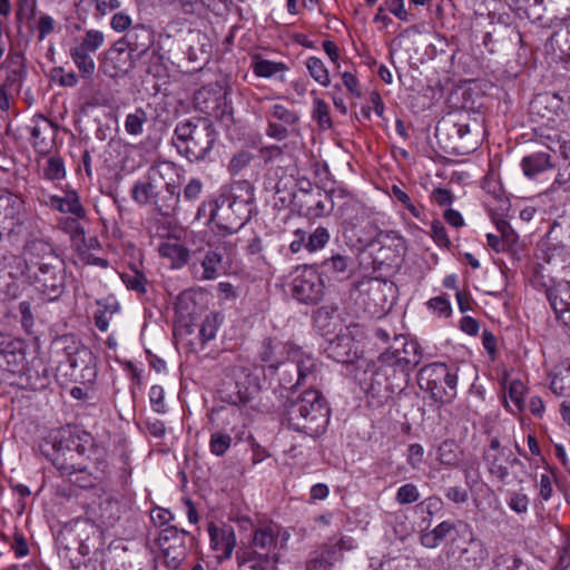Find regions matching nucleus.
<instances>
[{"label": "nucleus", "mask_w": 570, "mask_h": 570, "mask_svg": "<svg viewBox=\"0 0 570 570\" xmlns=\"http://www.w3.org/2000/svg\"><path fill=\"white\" fill-rule=\"evenodd\" d=\"M27 275L33 287L47 299H58L66 287L63 259L53 245L43 239L31 240L27 245Z\"/></svg>", "instance_id": "1"}, {"label": "nucleus", "mask_w": 570, "mask_h": 570, "mask_svg": "<svg viewBox=\"0 0 570 570\" xmlns=\"http://www.w3.org/2000/svg\"><path fill=\"white\" fill-rule=\"evenodd\" d=\"M175 173V165L170 161H161L153 165L145 180L135 184L131 196L140 205L154 204L159 214L171 216L176 213L180 194L176 193L175 186L163 181L167 176Z\"/></svg>", "instance_id": "2"}, {"label": "nucleus", "mask_w": 570, "mask_h": 570, "mask_svg": "<svg viewBox=\"0 0 570 570\" xmlns=\"http://www.w3.org/2000/svg\"><path fill=\"white\" fill-rule=\"evenodd\" d=\"M288 426L309 436H317L326 430L330 410L317 390H305L285 405Z\"/></svg>", "instance_id": "3"}, {"label": "nucleus", "mask_w": 570, "mask_h": 570, "mask_svg": "<svg viewBox=\"0 0 570 570\" xmlns=\"http://www.w3.org/2000/svg\"><path fill=\"white\" fill-rule=\"evenodd\" d=\"M278 529L274 524H265L253 531L252 541L236 551L239 570H276L278 563L277 549Z\"/></svg>", "instance_id": "4"}, {"label": "nucleus", "mask_w": 570, "mask_h": 570, "mask_svg": "<svg viewBox=\"0 0 570 570\" xmlns=\"http://www.w3.org/2000/svg\"><path fill=\"white\" fill-rule=\"evenodd\" d=\"M216 131L207 119L184 120L176 125L173 145L187 160L202 161L210 154Z\"/></svg>", "instance_id": "5"}, {"label": "nucleus", "mask_w": 570, "mask_h": 570, "mask_svg": "<svg viewBox=\"0 0 570 570\" xmlns=\"http://www.w3.org/2000/svg\"><path fill=\"white\" fill-rule=\"evenodd\" d=\"M419 386L439 402H451L456 395L458 370L435 362L423 366L417 373Z\"/></svg>", "instance_id": "6"}, {"label": "nucleus", "mask_w": 570, "mask_h": 570, "mask_svg": "<svg viewBox=\"0 0 570 570\" xmlns=\"http://www.w3.org/2000/svg\"><path fill=\"white\" fill-rule=\"evenodd\" d=\"M481 129L475 119L472 121L443 119L436 125L435 136L439 139H446L453 153L466 155L478 148Z\"/></svg>", "instance_id": "7"}, {"label": "nucleus", "mask_w": 570, "mask_h": 570, "mask_svg": "<svg viewBox=\"0 0 570 570\" xmlns=\"http://www.w3.org/2000/svg\"><path fill=\"white\" fill-rule=\"evenodd\" d=\"M27 343L23 340L13 337L10 334L0 333V357L4 360L12 373L26 374L39 380H47L48 370L41 360L32 358L29 363L26 358Z\"/></svg>", "instance_id": "8"}, {"label": "nucleus", "mask_w": 570, "mask_h": 570, "mask_svg": "<svg viewBox=\"0 0 570 570\" xmlns=\"http://www.w3.org/2000/svg\"><path fill=\"white\" fill-rule=\"evenodd\" d=\"M483 461L488 472L501 483L522 482L519 471L524 472L523 463L511 449L502 446L497 438L491 439L489 446L483 451Z\"/></svg>", "instance_id": "9"}, {"label": "nucleus", "mask_w": 570, "mask_h": 570, "mask_svg": "<svg viewBox=\"0 0 570 570\" xmlns=\"http://www.w3.org/2000/svg\"><path fill=\"white\" fill-rule=\"evenodd\" d=\"M422 348L419 343L404 335H395L391 345L380 355L382 366L392 368L406 379L410 372L420 364Z\"/></svg>", "instance_id": "10"}, {"label": "nucleus", "mask_w": 570, "mask_h": 570, "mask_svg": "<svg viewBox=\"0 0 570 570\" xmlns=\"http://www.w3.org/2000/svg\"><path fill=\"white\" fill-rule=\"evenodd\" d=\"M52 464L61 475L68 476L72 483L82 489L94 488L100 483L105 479L107 468L105 461H99L95 471H89L86 465L76 462L71 449L68 452L58 451L52 459Z\"/></svg>", "instance_id": "11"}, {"label": "nucleus", "mask_w": 570, "mask_h": 570, "mask_svg": "<svg viewBox=\"0 0 570 570\" xmlns=\"http://www.w3.org/2000/svg\"><path fill=\"white\" fill-rule=\"evenodd\" d=\"M293 296L305 304H316L324 295V282L312 266H301L292 283Z\"/></svg>", "instance_id": "12"}, {"label": "nucleus", "mask_w": 570, "mask_h": 570, "mask_svg": "<svg viewBox=\"0 0 570 570\" xmlns=\"http://www.w3.org/2000/svg\"><path fill=\"white\" fill-rule=\"evenodd\" d=\"M288 366L292 367L294 374L289 373L287 377L283 379V383L295 387L316 382L321 363L312 354L306 353L297 346V348L292 352Z\"/></svg>", "instance_id": "13"}, {"label": "nucleus", "mask_w": 570, "mask_h": 570, "mask_svg": "<svg viewBox=\"0 0 570 570\" xmlns=\"http://www.w3.org/2000/svg\"><path fill=\"white\" fill-rule=\"evenodd\" d=\"M188 531L178 529L175 525L165 527L158 535V544L167 563L177 568L187 554L186 539Z\"/></svg>", "instance_id": "14"}, {"label": "nucleus", "mask_w": 570, "mask_h": 570, "mask_svg": "<svg viewBox=\"0 0 570 570\" xmlns=\"http://www.w3.org/2000/svg\"><path fill=\"white\" fill-rule=\"evenodd\" d=\"M179 50L191 63H206L209 59L212 45L209 38L197 29L183 30L177 40Z\"/></svg>", "instance_id": "15"}, {"label": "nucleus", "mask_w": 570, "mask_h": 570, "mask_svg": "<svg viewBox=\"0 0 570 570\" xmlns=\"http://www.w3.org/2000/svg\"><path fill=\"white\" fill-rule=\"evenodd\" d=\"M297 345L289 342H282L275 338H264L259 345L257 356L261 362L269 368H278L282 364H287L292 358V352Z\"/></svg>", "instance_id": "16"}, {"label": "nucleus", "mask_w": 570, "mask_h": 570, "mask_svg": "<svg viewBox=\"0 0 570 570\" xmlns=\"http://www.w3.org/2000/svg\"><path fill=\"white\" fill-rule=\"evenodd\" d=\"M153 43V30L145 24H136L127 31L121 40L117 41V46H120L117 53L120 56L126 47L130 51L131 59H138L148 52Z\"/></svg>", "instance_id": "17"}, {"label": "nucleus", "mask_w": 570, "mask_h": 570, "mask_svg": "<svg viewBox=\"0 0 570 570\" xmlns=\"http://www.w3.org/2000/svg\"><path fill=\"white\" fill-rule=\"evenodd\" d=\"M240 206L243 204L236 200L228 202L227 206H224V202L222 204L218 200L215 202L210 212L209 223L214 224L223 234L236 233L244 225V219L235 215L236 207Z\"/></svg>", "instance_id": "18"}, {"label": "nucleus", "mask_w": 570, "mask_h": 570, "mask_svg": "<svg viewBox=\"0 0 570 570\" xmlns=\"http://www.w3.org/2000/svg\"><path fill=\"white\" fill-rule=\"evenodd\" d=\"M232 377L235 382L238 399L247 402L261 391V380L257 368L245 365H235L232 368Z\"/></svg>", "instance_id": "19"}, {"label": "nucleus", "mask_w": 570, "mask_h": 570, "mask_svg": "<svg viewBox=\"0 0 570 570\" xmlns=\"http://www.w3.org/2000/svg\"><path fill=\"white\" fill-rule=\"evenodd\" d=\"M210 547L216 551L219 560L229 559L236 547V534L234 528L228 524L220 527L210 524L208 527Z\"/></svg>", "instance_id": "20"}, {"label": "nucleus", "mask_w": 570, "mask_h": 570, "mask_svg": "<svg viewBox=\"0 0 570 570\" xmlns=\"http://www.w3.org/2000/svg\"><path fill=\"white\" fill-rule=\"evenodd\" d=\"M31 144L38 154H48L55 144L56 129L50 120L42 116L32 119L30 127Z\"/></svg>", "instance_id": "21"}, {"label": "nucleus", "mask_w": 570, "mask_h": 570, "mask_svg": "<svg viewBox=\"0 0 570 570\" xmlns=\"http://www.w3.org/2000/svg\"><path fill=\"white\" fill-rule=\"evenodd\" d=\"M328 356L338 363H352L358 356L356 343L350 334H340L327 347Z\"/></svg>", "instance_id": "22"}, {"label": "nucleus", "mask_w": 570, "mask_h": 570, "mask_svg": "<svg viewBox=\"0 0 570 570\" xmlns=\"http://www.w3.org/2000/svg\"><path fill=\"white\" fill-rule=\"evenodd\" d=\"M46 205L53 210L71 214L76 216V218H83L86 216V210L80 203V198L73 190L66 191L65 196H49Z\"/></svg>", "instance_id": "23"}, {"label": "nucleus", "mask_w": 570, "mask_h": 570, "mask_svg": "<svg viewBox=\"0 0 570 570\" xmlns=\"http://www.w3.org/2000/svg\"><path fill=\"white\" fill-rule=\"evenodd\" d=\"M547 297L557 318L570 328V287L549 289Z\"/></svg>", "instance_id": "24"}, {"label": "nucleus", "mask_w": 570, "mask_h": 570, "mask_svg": "<svg viewBox=\"0 0 570 570\" xmlns=\"http://www.w3.org/2000/svg\"><path fill=\"white\" fill-rule=\"evenodd\" d=\"M324 274L337 281L347 279L353 273V261L348 256L334 255L322 263Z\"/></svg>", "instance_id": "25"}, {"label": "nucleus", "mask_w": 570, "mask_h": 570, "mask_svg": "<svg viewBox=\"0 0 570 570\" xmlns=\"http://www.w3.org/2000/svg\"><path fill=\"white\" fill-rule=\"evenodd\" d=\"M550 387L556 395L570 397V357H566L556 366Z\"/></svg>", "instance_id": "26"}, {"label": "nucleus", "mask_w": 570, "mask_h": 570, "mask_svg": "<svg viewBox=\"0 0 570 570\" xmlns=\"http://www.w3.org/2000/svg\"><path fill=\"white\" fill-rule=\"evenodd\" d=\"M371 372L368 377L364 379V390L373 399H377L381 402L386 399L391 393L390 384L385 377V374L381 371Z\"/></svg>", "instance_id": "27"}, {"label": "nucleus", "mask_w": 570, "mask_h": 570, "mask_svg": "<svg viewBox=\"0 0 570 570\" xmlns=\"http://www.w3.org/2000/svg\"><path fill=\"white\" fill-rule=\"evenodd\" d=\"M521 167L523 174L532 178L552 167L551 157L548 153H534L522 158Z\"/></svg>", "instance_id": "28"}, {"label": "nucleus", "mask_w": 570, "mask_h": 570, "mask_svg": "<svg viewBox=\"0 0 570 570\" xmlns=\"http://www.w3.org/2000/svg\"><path fill=\"white\" fill-rule=\"evenodd\" d=\"M121 517V504L119 501L107 497L102 499L98 507V520L101 525L112 527Z\"/></svg>", "instance_id": "29"}, {"label": "nucleus", "mask_w": 570, "mask_h": 570, "mask_svg": "<svg viewBox=\"0 0 570 570\" xmlns=\"http://www.w3.org/2000/svg\"><path fill=\"white\" fill-rule=\"evenodd\" d=\"M223 254L219 248L208 250L202 262V272L197 276L202 281L215 279L222 269Z\"/></svg>", "instance_id": "30"}, {"label": "nucleus", "mask_w": 570, "mask_h": 570, "mask_svg": "<svg viewBox=\"0 0 570 570\" xmlns=\"http://www.w3.org/2000/svg\"><path fill=\"white\" fill-rule=\"evenodd\" d=\"M160 256L170 259L174 268L183 267L189 258V250L179 243L166 242L159 245Z\"/></svg>", "instance_id": "31"}, {"label": "nucleus", "mask_w": 570, "mask_h": 570, "mask_svg": "<svg viewBox=\"0 0 570 570\" xmlns=\"http://www.w3.org/2000/svg\"><path fill=\"white\" fill-rule=\"evenodd\" d=\"M94 445V439L90 433L81 430H75L69 432V440L66 450L57 449V452H68L69 449L73 451L75 458L77 455H83Z\"/></svg>", "instance_id": "32"}, {"label": "nucleus", "mask_w": 570, "mask_h": 570, "mask_svg": "<svg viewBox=\"0 0 570 570\" xmlns=\"http://www.w3.org/2000/svg\"><path fill=\"white\" fill-rule=\"evenodd\" d=\"M23 208V200L19 196L7 193L0 196V215L3 219L19 220Z\"/></svg>", "instance_id": "33"}, {"label": "nucleus", "mask_w": 570, "mask_h": 570, "mask_svg": "<svg viewBox=\"0 0 570 570\" xmlns=\"http://www.w3.org/2000/svg\"><path fill=\"white\" fill-rule=\"evenodd\" d=\"M91 53V51H88L79 46H75L70 49V57L73 63L77 66L82 77L86 78L91 77L96 68Z\"/></svg>", "instance_id": "34"}, {"label": "nucleus", "mask_w": 570, "mask_h": 570, "mask_svg": "<svg viewBox=\"0 0 570 570\" xmlns=\"http://www.w3.org/2000/svg\"><path fill=\"white\" fill-rule=\"evenodd\" d=\"M454 530V524L450 521H443L438 524L432 531L423 533L421 537V542L426 548H435L438 547L452 531Z\"/></svg>", "instance_id": "35"}, {"label": "nucleus", "mask_w": 570, "mask_h": 570, "mask_svg": "<svg viewBox=\"0 0 570 570\" xmlns=\"http://www.w3.org/2000/svg\"><path fill=\"white\" fill-rule=\"evenodd\" d=\"M78 6L83 10L92 8L95 18L99 19L119 9L121 2L119 0H80Z\"/></svg>", "instance_id": "36"}, {"label": "nucleus", "mask_w": 570, "mask_h": 570, "mask_svg": "<svg viewBox=\"0 0 570 570\" xmlns=\"http://www.w3.org/2000/svg\"><path fill=\"white\" fill-rule=\"evenodd\" d=\"M252 67L254 73L261 78H269L278 72L288 70L284 62L271 61L258 57L254 59Z\"/></svg>", "instance_id": "37"}, {"label": "nucleus", "mask_w": 570, "mask_h": 570, "mask_svg": "<svg viewBox=\"0 0 570 570\" xmlns=\"http://www.w3.org/2000/svg\"><path fill=\"white\" fill-rule=\"evenodd\" d=\"M306 68L311 77L323 87H327L331 82L330 73L324 62L317 57H309L306 60Z\"/></svg>", "instance_id": "38"}, {"label": "nucleus", "mask_w": 570, "mask_h": 570, "mask_svg": "<svg viewBox=\"0 0 570 570\" xmlns=\"http://www.w3.org/2000/svg\"><path fill=\"white\" fill-rule=\"evenodd\" d=\"M147 121V112L142 108H137L134 112L126 116L125 129L129 135L139 136L142 134L144 126Z\"/></svg>", "instance_id": "39"}, {"label": "nucleus", "mask_w": 570, "mask_h": 570, "mask_svg": "<svg viewBox=\"0 0 570 570\" xmlns=\"http://www.w3.org/2000/svg\"><path fill=\"white\" fill-rule=\"evenodd\" d=\"M122 283L130 291H135L138 294L146 293L147 278L144 273L138 269H131L120 275Z\"/></svg>", "instance_id": "40"}, {"label": "nucleus", "mask_w": 570, "mask_h": 570, "mask_svg": "<svg viewBox=\"0 0 570 570\" xmlns=\"http://www.w3.org/2000/svg\"><path fill=\"white\" fill-rule=\"evenodd\" d=\"M55 346L62 353L65 358L72 354H77L79 350L80 352H85V345L73 335H62L58 337L55 341Z\"/></svg>", "instance_id": "41"}, {"label": "nucleus", "mask_w": 570, "mask_h": 570, "mask_svg": "<svg viewBox=\"0 0 570 570\" xmlns=\"http://www.w3.org/2000/svg\"><path fill=\"white\" fill-rule=\"evenodd\" d=\"M438 460L445 465H455L460 460L459 446L453 441H444L438 449Z\"/></svg>", "instance_id": "42"}, {"label": "nucleus", "mask_w": 570, "mask_h": 570, "mask_svg": "<svg viewBox=\"0 0 570 570\" xmlns=\"http://www.w3.org/2000/svg\"><path fill=\"white\" fill-rule=\"evenodd\" d=\"M7 68L10 70L9 79L20 80L26 75L24 57L21 52H10L7 57Z\"/></svg>", "instance_id": "43"}, {"label": "nucleus", "mask_w": 570, "mask_h": 570, "mask_svg": "<svg viewBox=\"0 0 570 570\" xmlns=\"http://www.w3.org/2000/svg\"><path fill=\"white\" fill-rule=\"evenodd\" d=\"M218 330V314L209 313L203 320L199 327V338L203 344L215 338Z\"/></svg>", "instance_id": "44"}, {"label": "nucleus", "mask_w": 570, "mask_h": 570, "mask_svg": "<svg viewBox=\"0 0 570 570\" xmlns=\"http://www.w3.org/2000/svg\"><path fill=\"white\" fill-rule=\"evenodd\" d=\"M43 176L48 180H60L66 176L65 163L61 157H49L43 168Z\"/></svg>", "instance_id": "45"}, {"label": "nucleus", "mask_w": 570, "mask_h": 570, "mask_svg": "<svg viewBox=\"0 0 570 570\" xmlns=\"http://www.w3.org/2000/svg\"><path fill=\"white\" fill-rule=\"evenodd\" d=\"M230 444L232 436L228 433L217 431L210 436L209 449L213 454L220 456L226 453Z\"/></svg>", "instance_id": "46"}, {"label": "nucleus", "mask_w": 570, "mask_h": 570, "mask_svg": "<svg viewBox=\"0 0 570 570\" xmlns=\"http://www.w3.org/2000/svg\"><path fill=\"white\" fill-rule=\"evenodd\" d=\"M330 240V233L325 227H317L312 234L307 237V243L305 244V248L308 252H315L323 248Z\"/></svg>", "instance_id": "47"}, {"label": "nucleus", "mask_w": 570, "mask_h": 570, "mask_svg": "<svg viewBox=\"0 0 570 570\" xmlns=\"http://www.w3.org/2000/svg\"><path fill=\"white\" fill-rule=\"evenodd\" d=\"M105 42V36L100 30L90 29L85 33L79 47L96 52Z\"/></svg>", "instance_id": "48"}, {"label": "nucleus", "mask_w": 570, "mask_h": 570, "mask_svg": "<svg viewBox=\"0 0 570 570\" xmlns=\"http://www.w3.org/2000/svg\"><path fill=\"white\" fill-rule=\"evenodd\" d=\"M313 117L318 121L321 127L330 128L332 126L328 105L321 98L313 100Z\"/></svg>", "instance_id": "49"}, {"label": "nucleus", "mask_w": 570, "mask_h": 570, "mask_svg": "<svg viewBox=\"0 0 570 570\" xmlns=\"http://www.w3.org/2000/svg\"><path fill=\"white\" fill-rule=\"evenodd\" d=\"M420 499V492L415 484L406 483L397 489L395 500L399 504H411Z\"/></svg>", "instance_id": "50"}, {"label": "nucleus", "mask_w": 570, "mask_h": 570, "mask_svg": "<svg viewBox=\"0 0 570 570\" xmlns=\"http://www.w3.org/2000/svg\"><path fill=\"white\" fill-rule=\"evenodd\" d=\"M269 115L286 126L294 125L298 120V115L295 111L279 104L272 106Z\"/></svg>", "instance_id": "51"}, {"label": "nucleus", "mask_w": 570, "mask_h": 570, "mask_svg": "<svg viewBox=\"0 0 570 570\" xmlns=\"http://www.w3.org/2000/svg\"><path fill=\"white\" fill-rule=\"evenodd\" d=\"M253 159H254V156L249 151L242 150L232 157V159L228 164V171L232 175H237L244 168H246Z\"/></svg>", "instance_id": "52"}, {"label": "nucleus", "mask_w": 570, "mask_h": 570, "mask_svg": "<svg viewBox=\"0 0 570 570\" xmlns=\"http://www.w3.org/2000/svg\"><path fill=\"white\" fill-rule=\"evenodd\" d=\"M431 237L433 238L434 243L442 248L449 249L452 245L446 229L442 222L440 220H433L431 224Z\"/></svg>", "instance_id": "53"}, {"label": "nucleus", "mask_w": 570, "mask_h": 570, "mask_svg": "<svg viewBox=\"0 0 570 570\" xmlns=\"http://www.w3.org/2000/svg\"><path fill=\"white\" fill-rule=\"evenodd\" d=\"M146 71L156 78L165 76L167 68L165 65L164 56L157 51H153L149 56Z\"/></svg>", "instance_id": "54"}, {"label": "nucleus", "mask_w": 570, "mask_h": 570, "mask_svg": "<svg viewBox=\"0 0 570 570\" xmlns=\"http://www.w3.org/2000/svg\"><path fill=\"white\" fill-rule=\"evenodd\" d=\"M149 401L151 409L160 414L166 413L165 392L160 385H153L149 390Z\"/></svg>", "instance_id": "55"}, {"label": "nucleus", "mask_w": 570, "mask_h": 570, "mask_svg": "<svg viewBox=\"0 0 570 570\" xmlns=\"http://www.w3.org/2000/svg\"><path fill=\"white\" fill-rule=\"evenodd\" d=\"M203 191V183L198 178H191L183 190V199L184 202L194 204L200 197Z\"/></svg>", "instance_id": "56"}, {"label": "nucleus", "mask_w": 570, "mask_h": 570, "mask_svg": "<svg viewBox=\"0 0 570 570\" xmlns=\"http://www.w3.org/2000/svg\"><path fill=\"white\" fill-rule=\"evenodd\" d=\"M524 391L525 387L521 381H512L510 383L508 394L518 411H522L524 409Z\"/></svg>", "instance_id": "57"}, {"label": "nucleus", "mask_w": 570, "mask_h": 570, "mask_svg": "<svg viewBox=\"0 0 570 570\" xmlns=\"http://www.w3.org/2000/svg\"><path fill=\"white\" fill-rule=\"evenodd\" d=\"M392 195L393 197L399 200L400 203H402L406 209L416 218H420L421 217V214H422V209L417 206H415L409 195L403 190L401 189L399 186L394 185L392 187Z\"/></svg>", "instance_id": "58"}, {"label": "nucleus", "mask_w": 570, "mask_h": 570, "mask_svg": "<svg viewBox=\"0 0 570 570\" xmlns=\"http://www.w3.org/2000/svg\"><path fill=\"white\" fill-rule=\"evenodd\" d=\"M385 9L401 21H410L411 14L405 9L404 0H385Z\"/></svg>", "instance_id": "59"}, {"label": "nucleus", "mask_w": 570, "mask_h": 570, "mask_svg": "<svg viewBox=\"0 0 570 570\" xmlns=\"http://www.w3.org/2000/svg\"><path fill=\"white\" fill-rule=\"evenodd\" d=\"M428 305L430 309L433 311V313L438 314L441 317H449L451 315L452 308L450 302L443 296L431 298L428 302Z\"/></svg>", "instance_id": "60"}, {"label": "nucleus", "mask_w": 570, "mask_h": 570, "mask_svg": "<svg viewBox=\"0 0 570 570\" xmlns=\"http://www.w3.org/2000/svg\"><path fill=\"white\" fill-rule=\"evenodd\" d=\"M37 4L35 0H18L17 17L18 19L31 20L36 16Z\"/></svg>", "instance_id": "61"}, {"label": "nucleus", "mask_w": 570, "mask_h": 570, "mask_svg": "<svg viewBox=\"0 0 570 570\" xmlns=\"http://www.w3.org/2000/svg\"><path fill=\"white\" fill-rule=\"evenodd\" d=\"M132 20L130 16L124 11L116 12L110 21V27L116 32H124L129 30L131 27Z\"/></svg>", "instance_id": "62"}, {"label": "nucleus", "mask_w": 570, "mask_h": 570, "mask_svg": "<svg viewBox=\"0 0 570 570\" xmlns=\"http://www.w3.org/2000/svg\"><path fill=\"white\" fill-rule=\"evenodd\" d=\"M38 39L42 41L48 35L55 30V20L49 14H43L39 18L38 24Z\"/></svg>", "instance_id": "63"}, {"label": "nucleus", "mask_w": 570, "mask_h": 570, "mask_svg": "<svg viewBox=\"0 0 570 570\" xmlns=\"http://www.w3.org/2000/svg\"><path fill=\"white\" fill-rule=\"evenodd\" d=\"M407 463L413 468L416 469L421 465L423 462L424 456V449L421 444L414 443L410 444L407 450Z\"/></svg>", "instance_id": "64"}]
</instances>
